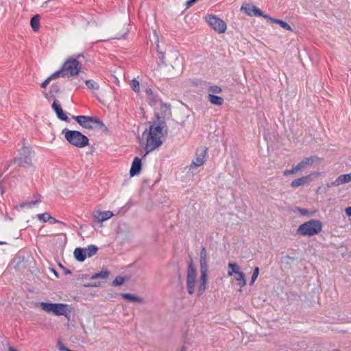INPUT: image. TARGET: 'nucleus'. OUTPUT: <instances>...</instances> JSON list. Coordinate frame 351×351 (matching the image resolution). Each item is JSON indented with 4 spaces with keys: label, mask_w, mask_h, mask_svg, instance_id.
I'll list each match as a JSON object with an SVG mask.
<instances>
[{
    "label": "nucleus",
    "mask_w": 351,
    "mask_h": 351,
    "mask_svg": "<svg viewBox=\"0 0 351 351\" xmlns=\"http://www.w3.org/2000/svg\"><path fill=\"white\" fill-rule=\"evenodd\" d=\"M163 128L164 126L161 124L150 125L146 139V152L143 157L162 145Z\"/></svg>",
    "instance_id": "f257e3e1"
},
{
    "label": "nucleus",
    "mask_w": 351,
    "mask_h": 351,
    "mask_svg": "<svg viewBox=\"0 0 351 351\" xmlns=\"http://www.w3.org/2000/svg\"><path fill=\"white\" fill-rule=\"evenodd\" d=\"M83 57L82 55H77L75 58L71 57L68 58L63 64L59 72V77H72L79 74L82 69V63L79 61V58Z\"/></svg>",
    "instance_id": "f03ea898"
},
{
    "label": "nucleus",
    "mask_w": 351,
    "mask_h": 351,
    "mask_svg": "<svg viewBox=\"0 0 351 351\" xmlns=\"http://www.w3.org/2000/svg\"><path fill=\"white\" fill-rule=\"evenodd\" d=\"M322 223L318 219H311L299 226L297 234L303 237H312L322 232Z\"/></svg>",
    "instance_id": "7ed1b4c3"
},
{
    "label": "nucleus",
    "mask_w": 351,
    "mask_h": 351,
    "mask_svg": "<svg viewBox=\"0 0 351 351\" xmlns=\"http://www.w3.org/2000/svg\"><path fill=\"white\" fill-rule=\"evenodd\" d=\"M64 133L66 141L75 147L82 148L89 143L88 137L79 131L64 130Z\"/></svg>",
    "instance_id": "20e7f679"
},
{
    "label": "nucleus",
    "mask_w": 351,
    "mask_h": 351,
    "mask_svg": "<svg viewBox=\"0 0 351 351\" xmlns=\"http://www.w3.org/2000/svg\"><path fill=\"white\" fill-rule=\"evenodd\" d=\"M228 266L229 269L228 276H233L237 285L240 287L239 291L241 292V289L246 285L245 274L241 271L240 266L235 263H229Z\"/></svg>",
    "instance_id": "39448f33"
},
{
    "label": "nucleus",
    "mask_w": 351,
    "mask_h": 351,
    "mask_svg": "<svg viewBox=\"0 0 351 351\" xmlns=\"http://www.w3.org/2000/svg\"><path fill=\"white\" fill-rule=\"evenodd\" d=\"M197 282V273L192 260L188 264L186 285L188 293L193 295L195 293V285Z\"/></svg>",
    "instance_id": "423d86ee"
},
{
    "label": "nucleus",
    "mask_w": 351,
    "mask_h": 351,
    "mask_svg": "<svg viewBox=\"0 0 351 351\" xmlns=\"http://www.w3.org/2000/svg\"><path fill=\"white\" fill-rule=\"evenodd\" d=\"M200 278L199 284L197 286V291L199 296L202 295L207 289L208 286V265L207 259H199Z\"/></svg>",
    "instance_id": "0eeeda50"
},
{
    "label": "nucleus",
    "mask_w": 351,
    "mask_h": 351,
    "mask_svg": "<svg viewBox=\"0 0 351 351\" xmlns=\"http://www.w3.org/2000/svg\"><path fill=\"white\" fill-rule=\"evenodd\" d=\"M40 306L44 311L47 313H52L57 316L66 315L68 313V306L66 304H53L42 302L40 303Z\"/></svg>",
    "instance_id": "6e6552de"
},
{
    "label": "nucleus",
    "mask_w": 351,
    "mask_h": 351,
    "mask_svg": "<svg viewBox=\"0 0 351 351\" xmlns=\"http://www.w3.org/2000/svg\"><path fill=\"white\" fill-rule=\"evenodd\" d=\"M146 101L155 110L160 109L164 113L168 110L167 104H164L158 95L155 94L150 88H146Z\"/></svg>",
    "instance_id": "1a4fd4ad"
},
{
    "label": "nucleus",
    "mask_w": 351,
    "mask_h": 351,
    "mask_svg": "<svg viewBox=\"0 0 351 351\" xmlns=\"http://www.w3.org/2000/svg\"><path fill=\"white\" fill-rule=\"evenodd\" d=\"M73 119L86 129H93L94 128L104 126V123L96 117L81 115L73 117Z\"/></svg>",
    "instance_id": "9d476101"
},
{
    "label": "nucleus",
    "mask_w": 351,
    "mask_h": 351,
    "mask_svg": "<svg viewBox=\"0 0 351 351\" xmlns=\"http://www.w3.org/2000/svg\"><path fill=\"white\" fill-rule=\"evenodd\" d=\"M241 10L243 11L247 15L250 16H263L264 19L269 21L270 22H283L280 19H273L266 14H264L261 9L251 3H245L242 5Z\"/></svg>",
    "instance_id": "9b49d317"
},
{
    "label": "nucleus",
    "mask_w": 351,
    "mask_h": 351,
    "mask_svg": "<svg viewBox=\"0 0 351 351\" xmlns=\"http://www.w3.org/2000/svg\"><path fill=\"white\" fill-rule=\"evenodd\" d=\"M32 153V150L31 147L23 146L19 150V156L14 158V162L23 167L25 165L31 166L32 165L31 158Z\"/></svg>",
    "instance_id": "f8f14e48"
},
{
    "label": "nucleus",
    "mask_w": 351,
    "mask_h": 351,
    "mask_svg": "<svg viewBox=\"0 0 351 351\" xmlns=\"http://www.w3.org/2000/svg\"><path fill=\"white\" fill-rule=\"evenodd\" d=\"M207 150L208 149L206 147L197 149L195 159L192 162L191 167H200L204 164L207 156Z\"/></svg>",
    "instance_id": "ddd939ff"
},
{
    "label": "nucleus",
    "mask_w": 351,
    "mask_h": 351,
    "mask_svg": "<svg viewBox=\"0 0 351 351\" xmlns=\"http://www.w3.org/2000/svg\"><path fill=\"white\" fill-rule=\"evenodd\" d=\"M113 216V213L110 211H100L97 210L93 213V217L94 220L98 223L103 222L106 220L109 219Z\"/></svg>",
    "instance_id": "4468645a"
},
{
    "label": "nucleus",
    "mask_w": 351,
    "mask_h": 351,
    "mask_svg": "<svg viewBox=\"0 0 351 351\" xmlns=\"http://www.w3.org/2000/svg\"><path fill=\"white\" fill-rule=\"evenodd\" d=\"M312 175L319 176V173H311V174H309V175L306 176H303V177L300 178L295 179L291 183V187L297 188V187H298L300 186H304L305 184H308L311 181V180H312L311 179V176Z\"/></svg>",
    "instance_id": "2eb2a0df"
},
{
    "label": "nucleus",
    "mask_w": 351,
    "mask_h": 351,
    "mask_svg": "<svg viewBox=\"0 0 351 351\" xmlns=\"http://www.w3.org/2000/svg\"><path fill=\"white\" fill-rule=\"evenodd\" d=\"M142 169L141 159L138 157H135L132 161V166L130 170V175L131 177L138 175Z\"/></svg>",
    "instance_id": "dca6fc26"
},
{
    "label": "nucleus",
    "mask_w": 351,
    "mask_h": 351,
    "mask_svg": "<svg viewBox=\"0 0 351 351\" xmlns=\"http://www.w3.org/2000/svg\"><path fill=\"white\" fill-rule=\"evenodd\" d=\"M320 160H321V159L316 156H310V157H307V158H305L304 159H303L301 162H300L298 164V167L300 168V169L302 171L305 167H306L308 166H311L314 163L318 162Z\"/></svg>",
    "instance_id": "f3484780"
},
{
    "label": "nucleus",
    "mask_w": 351,
    "mask_h": 351,
    "mask_svg": "<svg viewBox=\"0 0 351 351\" xmlns=\"http://www.w3.org/2000/svg\"><path fill=\"white\" fill-rule=\"evenodd\" d=\"M52 108L56 112L58 117L60 119L63 121H66L68 119V117L66 114L63 112L60 102L58 100L54 99L52 104Z\"/></svg>",
    "instance_id": "a211bd4d"
},
{
    "label": "nucleus",
    "mask_w": 351,
    "mask_h": 351,
    "mask_svg": "<svg viewBox=\"0 0 351 351\" xmlns=\"http://www.w3.org/2000/svg\"><path fill=\"white\" fill-rule=\"evenodd\" d=\"M351 181L350 173L343 174L339 176L334 182H332L328 186H337Z\"/></svg>",
    "instance_id": "6ab92c4d"
},
{
    "label": "nucleus",
    "mask_w": 351,
    "mask_h": 351,
    "mask_svg": "<svg viewBox=\"0 0 351 351\" xmlns=\"http://www.w3.org/2000/svg\"><path fill=\"white\" fill-rule=\"evenodd\" d=\"M86 251L83 248L77 247L74 250V256L75 259L80 262H83L86 258V255L85 254Z\"/></svg>",
    "instance_id": "aec40b11"
},
{
    "label": "nucleus",
    "mask_w": 351,
    "mask_h": 351,
    "mask_svg": "<svg viewBox=\"0 0 351 351\" xmlns=\"http://www.w3.org/2000/svg\"><path fill=\"white\" fill-rule=\"evenodd\" d=\"M208 101L211 104L217 105V106H221L224 102V100L222 97L210 94V93L208 94Z\"/></svg>",
    "instance_id": "412c9836"
},
{
    "label": "nucleus",
    "mask_w": 351,
    "mask_h": 351,
    "mask_svg": "<svg viewBox=\"0 0 351 351\" xmlns=\"http://www.w3.org/2000/svg\"><path fill=\"white\" fill-rule=\"evenodd\" d=\"M212 28L217 33L221 34L226 30V23H209Z\"/></svg>",
    "instance_id": "4be33fe9"
},
{
    "label": "nucleus",
    "mask_w": 351,
    "mask_h": 351,
    "mask_svg": "<svg viewBox=\"0 0 351 351\" xmlns=\"http://www.w3.org/2000/svg\"><path fill=\"white\" fill-rule=\"evenodd\" d=\"M83 249L84 250V251H86L85 254L86 255V257L93 256L98 251V247L94 245H88V247Z\"/></svg>",
    "instance_id": "5701e85b"
},
{
    "label": "nucleus",
    "mask_w": 351,
    "mask_h": 351,
    "mask_svg": "<svg viewBox=\"0 0 351 351\" xmlns=\"http://www.w3.org/2000/svg\"><path fill=\"white\" fill-rule=\"evenodd\" d=\"M121 296L124 299L128 300L130 302H135L141 303L143 301L141 298L136 297V296L133 295L130 293H123V294H121Z\"/></svg>",
    "instance_id": "b1692460"
},
{
    "label": "nucleus",
    "mask_w": 351,
    "mask_h": 351,
    "mask_svg": "<svg viewBox=\"0 0 351 351\" xmlns=\"http://www.w3.org/2000/svg\"><path fill=\"white\" fill-rule=\"evenodd\" d=\"M59 77V72H55L47 79H46L40 85L43 88H46L52 80H55Z\"/></svg>",
    "instance_id": "393cba45"
},
{
    "label": "nucleus",
    "mask_w": 351,
    "mask_h": 351,
    "mask_svg": "<svg viewBox=\"0 0 351 351\" xmlns=\"http://www.w3.org/2000/svg\"><path fill=\"white\" fill-rule=\"evenodd\" d=\"M109 271L107 270H102L100 272L95 273L94 275L92 276V279H97V278H101V279H106L109 276Z\"/></svg>",
    "instance_id": "a878e982"
},
{
    "label": "nucleus",
    "mask_w": 351,
    "mask_h": 351,
    "mask_svg": "<svg viewBox=\"0 0 351 351\" xmlns=\"http://www.w3.org/2000/svg\"><path fill=\"white\" fill-rule=\"evenodd\" d=\"M130 86L134 92H135L136 93H140V84L138 80H137L136 79H133L132 80H131Z\"/></svg>",
    "instance_id": "bb28decb"
},
{
    "label": "nucleus",
    "mask_w": 351,
    "mask_h": 351,
    "mask_svg": "<svg viewBox=\"0 0 351 351\" xmlns=\"http://www.w3.org/2000/svg\"><path fill=\"white\" fill-rule=\"evenodd\" d=\"M85 84L88 89L98 90L99 88V84L93 80H86Z\"/></svg>",
    "instance_id": "cd10ccee"
},
{
    "label": "nucleus",
    "mask_w": 351,
    "mask_h": 351,
    "mask_svg": "<svg viewBox=\"0 0 351 351\" xmlns=\"http://www.w3.org/2000/svg\"><path fill=\"white\" fill-rule=\"evenodd\" d=\"M204 19L206 22H223V21L219 19L218 16L214 14H207L205 16Z\"/></svg>",
    "instance_id": "c85d7f7f"
},
{
    "label": "nucleus",
    "mask_w": 351,
    "mask_h": 351,
    "mask_svg": "<svg viewBox=\"0 0 351 351\" xmlns=\"http://www.w3.org/2000/svg\"><path fill=\"white\" fill-rule=\"evenodd\" d=\"M36 218L41 222L46 223L51 219V215L48 213H45L36 215Z\"/></svg>",
    "instance_id": "c756f323"
},
{
    "label": "nucleus",
    "mask_w": 351,
    "mask_h": 351,
    "mask_svg": "<svg viewBox=\"0 0 351 351\" xmlns=\"http://www.w3.org/2000/svg\"><path fill=\"white\" fill-rule=\"evenodd\" d=\"M208 91L210 93H211L213 95V94H219L222 92V89L220 86H219L217 85H213V86H210L208 88Z\"/></svg>",
    "instance_id": "7c9ffc66"
},
{
    "label": "nucleus",
    "mask_w": 351,
    "mask_h": 351,
    "mask_svg": "<svg viewBox=\"0 0 351 351\" xmlns=\"http://www.w3.org/2000/svg\"><path fill=\"white\" fill-rule=\"evenodd\" d=\"M301 171L298 167V165L293 167L291 169H287L283 172L285 176H287L291 174L296 173L298 171Z\"/></svg>",
    "instance_id": "2f4dec72"
},
{
    "label": "nucleus",
    "mask_w": 351,
    "mask_h": 351,
    "mask_svg": "<svg viewBox=\"0 0 351 351\" xmlns=\"http://www.w3.org/2000/svg\"><path fill=\"white\" fill-rule=\"evenodd\" d=\"M258 274H259V268L258 267H256L254 269V271H253L252 276V278H251V282L250 283V285H253L254 282L256 280V279H257V278L258 276Z\"/></svg>",
    "instance_id": "473e14b6"
},
{
    "label": "nucleus",
    "mask_w": 351,
    "mask_h": 351,
    "mask_svg": "<svg viewBox=\"0 0 351 351\" xmlns=\"http://www.w3.org/2000/svg\"><path fill=\"white\" fill-rule=\"evenodd\" d=\"M123 282H124V278L121 276H117L115 278V279L112 282V285L114 286H119V285H121Z\"/></svg>",
    "instance_id": "72a5a7b5"
},
{
    "label": "nucleus",
    "mask_w": 351,
    "mask_h": 351,
    "mask_svg": "<svg viewBox=\"0 0 351 351\" xmlns=\"http://www.w3.org/2000/svg\"><path fill=\"white\" fill-rule=\"evenodd\" d=\"M40 202V199H36L34 201H32V202H29L24 203L23 204L21 205V206L22 207L27 206L28 208H32L34 206H35L36 204H37L38 203H39Z\"/></svg>",
    "instance_id": "f704fd0d"
},
{
    "label": "nucleus",
    "mask_w": 351,
    "mask_h": 351,
    "mask_svg": "<svg viewBox=\"0 0 351 351\" xmlns=\"http://www.w3.org/2000/svg\"><path fill=\"white\" fill-rule=\"evenodd\" d=\"M296 210L302 215L306 216V215H310L308 210L307 209H306V208H301L298 207V208H296Z\"/></svg>",
    "instance_id": "c9c22d12"
},
{
    "label": "nucleus",
    "mask_w": 351,
    "mask_h": 351,
    "mask_svg": "<svg viewBox=\"0 0 351 351\" xmlns=\"http://www.w3.org/2000/svg\"><path fill=\"white\" fill-rule=\"evenodd\" d=\"M49 223L51 224H53V223H60V224H62L63 226H65V223L61 221H59L56 219H55L54 217H51V219L49 220Z\"/></svg>",
    "instance_id": "e433bc0d"
},
{
    "label": "nucleus",
    "mask_w": 351,
    "mask_h": 351,
    "mask_svg": "<svg viewBox=\"0 0 351 351\" xmlns=\"http://www.w3.org/2000/svg\"><path fill=\"white\" fill-rule=\"evenodd\" d=\"M199 259H207V253L205 247H202L201 250Z\"/></svg>",
    "instance_id": "4c0bfd02"
},
{
    "label": "nucleus",
    "mask_w": 351,
    "mask_h": 351,
    "mask_svg": "<svg viewBox=\"0 0 351 351\" xmlns=\"http://www.w3.org/2000/svg\"><path fill=\"white\" fill-rule=\"evenodd\" d=\"M41 16L39 14H36L31 19L29 22H39Z\"/></svg>",
    "instance_id": "58836bf2"
},
{
    "label": "nucleus",
    "mask_w": 351,
    "mask_h": 351,
    "mask_svg": "<svg viewBox=\"0 0 351 351\" xmlns=\"http://www.w3.org/2000/svg\"><path fill=\"white\" fill-rule=\"evenodd\" d=\"M31 24V26H32V29L34 31V32H38L40 29V23H30Z\"/></svg>",
    "instance_id": "ea45409f"
},
{
    "label": "nucleus",
    "mask_w": 351,
    "mask_h": 351,
    "mask_svg": "<svg viewBox=\"0 0 351 351\" xmlns=\"http://www.w3.org/2000/svg\"><path fill=\"white\" fill-rule=\"evenodd\" d=\"M281 27L287 30H291V28L289 23H279Z\"/></svg>",
    "instance_id": "a19ab883"
},
{
    "label": "nucleus",
    "mask_w": 351,
    "mask_h": 351,
    "mask_svg": "<svg viewBox=\"0 0 351 351\" xmlns=\"http://www.w3.org/2000/svg\"><path fill=\"white\" fill-rule=\"evenodd\" d=\"M198 0H189L186 1V5L187 8H189L191 5H193L194 3H195Z\"/></svg>",
    "instance_id": "79ce46f5"
},
{
    "label": "nucleus",
    "mask_w": 351,
    "mask_h": 351,
    "mask_svg": "<svg viewBox=\"0 0 351 351\" xmlns=\"http://www.w3.org/2000/svg\"><path fill=\"white\" fill-rule=\"evenodd\" d=\"M59 350H61V351H73L72 350H70L67 348H66L65 346H64L63 345H61V344H59Z\"/></svg>",
    "instance_id": "37998d69"
},
{
    "label": "nucleus",
    "mask_w": 351,
    "mask_h": 351,
    "mask_svg": "<svg viewBox=\"0 0 351 351\" xmlns=\"http://www.w3.org/2000/svg\"><path fill=\"white\" fill-rule=\"evenodd\" d=\"M345 212L348 216L351 217V206L347 207L345 209Z\"/></svg>",
    "instance_id": "c03bdc74"
},
{
    "label": "nucleus",
    "mask_w": 351,
    "mask_h": 351,
    "mask_svg": "<svg viewBox=\"0 0 351 351\" xmlns=\"http://www.w3.org/2000/svg\"><path fill=\"white\" fill-rule=\"evenodd\" d=\"M199 16L197 13H195L193 14L192 17L191 18V20L199 21Z\"/></svg>",
    "instance_id": "a18cd8bd"
},
{
    "label": "nucleus",
    "mask_w": 351,
    "mask_h": 351,
    "mask_svg": "<svg viewBox=\"0 0 351 351\" xmlns=\"http://www.w3.org/2000/svg\"><path fill=\"white\" fill-rule=\"evenodd\" d=\"M52 88L53 89V91L56 93H58L59 91V88L57 86H53Z\"/></svg>",
    "instance_id": "49530a36"
},
{
    "label": "nucleus",
    "mask_w": 351,
    "mask_h": 351,
    "mask_svg": "<svg viewBox=\"0 0 351 351\" xmlns=\"http://www.w3.org/2000/svg\"><path fill=\"white\" fill-rule=\"evenodd\" d=\"M8 351H18V350L13 347H10L8 348Z\"/></svg>",
    "instance_id": "de8ad7c7"
},
{
    "label": "nucleus",
    "mask_w": 351,
    "mask_h": 351,
    "mask_svg": "<svg viewBox=\"0 0 351 351\" xmlns=\"http://www.w3.org/2000/svg\"><path fill=\"white\" fill-rule=\"evenodd\" d=\"M332 351H341V350H337V349H335V350H332Z\"/></svg>",
    "instance_id": "09e8293b"
},
{
    "label": "nucleus",
    "mask_w": 351,
    "mask_h": 351,
    "mask_svg": "<svg viewBox=\"0 0 351 351\" xmlns=\"http://www.w3.org/2000/svg\"><path fill=\"white\" fill-rule=\"evenodd\" d=\"M181 351H186V350L184 348H182Z\"/></svg>",
    "instance_id": "8fccbe9b"
},
{
    "label": "nucleus",
    "mask_w": 351,
    "mask_h": 351,
    "mask_svg": "<svg viewBox=\"0 0 351 351\" xmlns=\"http://www.w3.org/2000/svg\"><path fill=\"white\" fill-rule=\"evenodd\" d=\"M3 243H2V242H0V245H1V244H3Z\"/></svg>",
    "instance_id": "3c124183"
}]
</instances>
